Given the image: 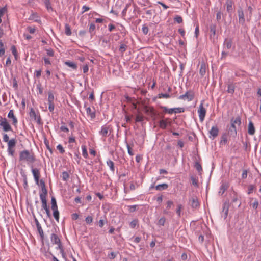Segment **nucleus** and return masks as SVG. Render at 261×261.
<instances>
[{
    "mask_svg": "<svg viewBox=\"0 0 261 261\" xmlns=\"http://www.w3.org/2000/svg\"><path fill=\"white\" fill-rule=\"evenodd\" d=\"M0 126L2 127L3 130L4 132H8L12 130V128L10 124L8 123L6 118H1L0 119Z\"/></svg>",
    "mask_w": 261,
    "mask_h": 261,
    "instance_id": "4",
    "label": "nucleus"
},
{
    "mask_svg": "<svg viewBox=\"0 0 261 261\" xmlns=\"http://www.w3.org/2000/svg\"><path fill=\"white\" fill-rule=\"evenodd\" d=\"M165 218L164 217H162L158 221V224L161 226H163L165 222Z\"/></svg>",
    "mask_w": 261,
    "mask_h": 261,
    "instance_id": "54",
    "label": "nucleus"
},
{
    "mask_svg": "<svg viewBox=\"0 0 261 261\" xmlns=\"http://www.w3.org/2000/svg\"><path fill=\"white\" fill-rule=\"evenodd\" d=\"M29 115H30V117H31L32 118H33L34 120H36L37 116H36L35 111L33 108H31L30 109Z\"/></svg>",
    "mask_w": 261,
    "mask_h": 261,
    "instance_id": "36",
    "label": "nucleus"
},
{
    "mask_svg": "<svg viewBox=\"0 0 261 261\" xmlns=\"http://www.w3.org/2000/svg\"><path fill=\"white\" fill-rule=\"evenodd\" d=\"M160 127L162 129H165L167 126V122L164 120H162L159 121Z\"/></svg>",
    "mask_w": 261,
    "mask_h": 261,
    "instance_id": "42",
    "label": "nucleus"
},
{
    "mask_svg": "<svg viewBox=\"0 0 261 261\" xmlns=\"http://www.w3.org/2000/svg\"><path fill=\"white\" fill-rule=\"evenodd\" d=\"M54 95L52 92L49 91L48 92V103H54Z\"/></svg>",
    "mask_w": 261,
    "mask_h": 261,
    "instance_id": "37",
    "label": "nucleus"
},
{
    "mask_svg": "<svg viewBox=\"0 0 261 261\" xmlns=\"http://www.w3.org/2000/svg\"><path fill=\"white\" fill-rule=\"evenodd\" d=\"M48 109L50 112H52L54 110V103H48Z\"/></svg>",
    "mask_w": 261,
    "mask_h": 261,
    "instance_id": "62",
    "label": "nucleus"
},
{
    "mask_svg": "<svg viewBox=\"0 0 261 261\" xmlns=\"http://www.w3.org/2000/svg\"><path fill=\"white\" fill-rule=\"evenodd\" d=\"M233 40L232 38H226L224 42V46L227 49H230L232 46Z\"/></svg>",
    "mask_w": 261,
    "mask_h": 261,
    "instance_id": "17",
    "label": "nucleus"
},
{
    "mask_svg": "<svg viewBox=\"0 0 261 261\" xmlns=\"http://www.w3.org/2000/svg\"><path fill=\"white\" fill-rule=\"evenodd\" d=\"M248 133L250 135H253L255 133V127L253 122L251 121L249 122L248 126Z\"/></svg>",
    "mask_w": 261,
    "mask_h": 261,
    "instance_id": "19",
    "label": "nucleus"
},
{
    "mask_svg": "<svg viewBox=\"0 0 261 261\" xmlns=\"http://www.w3.org/2000/svg\"><path fill=\"white\" fill-rule=\"evenodd\" d=\"M143 120V117L142 116L137 115L136 117V122H142Z\"/></svg>",
    "mask_w": 261,
    "mask_h": 261,
    "instance_id": "53",
    "label": "nucleus"
},
{
    "mask_svg": "<svg viewBox=\"0 0 261 261\" xmlns=\"http://www.w3.org/2000/svg\"><path fill=\"white\" fill-rule=\"evenodd\" d=\"M206 73V65L204 61H202L200 64L199 73L201 76H203Z\"/></svg>",
    "mask_w": 261,
    "mask_h": 261,
    "instance_id": "21",
    "label": "nucleus"
},
{
    "mask_svg": "<svg viewBox=\"0 0 261 261\" xmlns=\"http://www.w3.org/2000/svg\"><path fill=\"white\" fill-rule=\"evenodd\" d=\"M146 112H149L151 117H154L157 115V112L154 110L153 108L150 107L146 110Z\"/></svg>",
    "mask_w": 261,
    "mask_h": 261,
    "instance_id": "33",
    "label": "nucleus"
},
{
    "mask_svg": "<svg viewBox=\"0 0 261 261\" xmlns=\"http://www.w3.org/2000/svg\"><path fill=\"white\" fill-rule=\"evenodd\" d=\"M6 11L7 8L6 7H4L3 8H0V24L2 21L1 17L3 16V15Z\"/></svg>",
    "mask_w": 261,
    "mask_h": 261,
    "instance_id": "46",
    "label": "nucleus"
},
{
    "mask_svg": "<svg viewBox=\"0 0 261 261\" xmlns=\"http://www.w3.org/2000/svg\"><path fill=\"white\" fill-rule=\"evenodd\" d=\"M39 196H40V198L41 200L42 208L43 209H44V210L47 209V208L49 207V206H48L47 203V200H46L47 195H40Z\"/></svg>",
    "mask_w": 261,
    "mask_h": 261,
    "instance_id": "16",
    "label": "nucleus"
},
{
    "mask_svg": "<svg viewBox=\"0 0 261 261\" xmlns=\"http://www.w3.org/2000/svg\"><path fill=\"white\" fill-rule=\"evenodd\" d=\"M219 129L217 126H214L211 129L209 130L210 135L214 138L218 135Z\"/></svg>",
    "mask_w": 261,
    "mask_h": 261,
    "instance_id": "18",
    "label": "nucleus"
},
{
    "mask_svg": "<svg viewBox=\"0 0 261 261\" xmlns=\"http://www.w3.org/2000/svg\"><path fill=\"white\" fill-rule=\"evenodd\" d=\"M44 144H45L46 146V148H47V149L51 152L52 153V149L49 146V142L45 138L44 139Z\"/></svg>",
    "mask_w": 261,
    "mask_h": 261,
    "instance_id": "51",
    "label": "nucleus"
},
{
    "mask_svg": "<svg viewBox=\"0 0 261 261\" xmlns=\"http://www.w3.org/2000/svg\"><path fill=\"white\" fill-rule=\"evenodd\" d=\"M8 117L9 118H12V119L13 125H16V124L17 123L18 121H17V118H16V117L14 115V111H13V110H10V111H9V112L8 113Z\"/></svg>",
    "mask_w": 261,
    "mask_h": 261,
    "instance_id": "20",
    "label": "nucleus"
},
{
    "mask_svg": "<svg viewBox=\"0 0 261 261\" xmlns=\"http://www.w3.org/2000/svg\"><path fill=\"white\" fill-rule=\"evenodd\" d=\"M65 64L73 69H76L77 68V65L75 63L72 62L66 61L65 62Z\"/></svg>",
    "mask_w": 261,
    "mask_h": 261,
    "instance_id": "30",
    "label": "nucleus"
},
{
    "mask_svg": "<svg viewBox=\"0 0 261 261\" xmlns=\"http://www.w3.org/2000/svg\"><path fill=\"white\" fill-rule=\"evenodd\" d=\"M23 178V187L25 189H27L28 188V181H27V175L24 174L22 175Z\"/></svg>",
    "mask_w": 261,
    "mask_h": 261,
    "instance_id": "45",
    "label": "nucleus"
},
{
    "mask_svg": "<svg viewBox=\"0 0 261 261\" xmlns=\"http://www.w3.org/2000/svg\"><path fill=\"white\" fill-rule=\"evenodd\" d=\"M32 172L33 173L35 181L37 185H39L40 172L37 168H32Z\"/></svg>",
    "mask_w": 261,
    "mask_h": 261,
    "instance_id": "11",
    "label": "nucleus"
},
{
    "mask_svg": "<svg viewBox=\"0 0 261 261\" xmlns=\"http://www.w3.org/2000/svg\"><path fill=\"white\" fill-rule=\"evenodd\" d=\"M44 3L47 10L51 9V10H53V8L51 6V3L49 0H44Z\"/></svg>",
    "mask_w": 261,
    "mask_h": 261,
    "instance_id": "47",
    "label": "nucleus"
},
{
    "mask_svg": "<svg viewBox=\"0 0 261 261\" xmlns=\"http://www.w3.org/2000/svg\"><path fill=\"white\" fill-rule=\"evenodd\" d=\"M33 215V217L34 218V221H35V224H36V227L37 228V230L40 234L41 239L43 240L44 239V233H43V229H42V227H41L38 220H37V219L36 218V217L35 216V215L34 214Z\"/></svg>",
    "mask_w": 261,
    "mask_h": 261,
    "instance_id": "9",
    "label": "nucleus"
},
{
    "mask_svg": "<svg viewBox=\"0 0 261 261\" xmlns=\"http://www.w3.org/2000/svg\"><path fill=\"white\" fill-rule=\"evenodd\" d=\"M53 216L55 220L59 222V212L58 210H53Z\"/></svg>",
    "mask_w": 261,
    "mask_h": 261,
    "instance_id": "39",
    "label": "nucleus"
},
{
    "mask_svg": "<svg viewBox=\"0 0 261 261\" xmlns=\"http://www.w3.org/2000/svg\"><path fill=\"white\" fill-rule=\"evenodd\" d=\"M142 31H143V33L145 35H146L148 33V27L147 26L146 24H145L143 25Z\"/></svg>",
    "mask_w": 261,
    "mask_h": 261,
    "instance_id": "52",
    "label": "nucleus"
},
{
    "mask_svg": "<svg viewBox=\"0 0 261 261\" xmlns=\"http://www.w3.org/2000/svg\"><path fill=\"white\" fill-rule=\"evenodd\" d=\"M194 96V92L192 91H187L184 94L180 95V99L188 101L193 99Z\"/></svg>",
    "mask_w": 261,
    "mask_h": 261,
    "instance_id": "6",
    "label": "nucleus"
},
{
    "mask_svg": "<svg viewBox=\"0 0 261 261\" xmlns=\"http://www.w3.org/2000/svg\"><path fill=\"white\" fill-rule=\"evenodd\" d=\"M252 8L251 6H249L248 7V9H247V11L246 12V15L247 16L248 15H249V18L251 17V15H252Z\"/></svg>",
    "mask_w": 261,
    "mask_h": 261,
    "instance_id": "57",
    "label": "nucleus"
},
{
    "mask_svg": "<svg viewBox=\"0 0 261 261\" xmlns=\"http://www.w3.org/2000/svg\"><path fill=\"white\" fill-rule=\"evenodd\" d=\"M229 207V203L228 201H225L223 204V208L222 211V217L225 219L227 216L228 213V210Z\"/></svg>",
    "mask_w": 261,
    "mask_h": 261,
    "instance_id": "8",
    "label": "nucleus"
},
{
    "mask_svg": "<svg viewBox=\"0 0 261 261\" xmlns=\"http://www.w3.org/2000/svg\"><path fill=\"white\" fill-rule=\"evenodd\" d=\"M51 208L52 210H58L56 199L55 197L52 196L51 198Z\"/></svg>",
    "mask_w": 261,
    "mask_h": 261,
    "instance_id": "25",
    "label": "nucleus"
},
{
    "mask_svg": "<svg viewBox=\"0 0 261 261\" xmlns=\"http://www.w3.org/2000/svg\"><path fill=\"white\" fill-rule=\"evenodd\" d=\"M108 256L109 258H110L111 259H114L115 258L116 254H115V253L114 252H112L110 254H109Z\"/></svg>",
    "mask_w": 261,
    "mask_h": 261,
    "instance_id": "64",
    "label": "nucleus"
},
{
    "mask_svg": "<svg viewBox=\"0 0 261 261\" xmlns=\"http://www.w3.org/2000/svg\"><path fill=\"white\" fill-rule=\"evenodd\" d=\"M190 179L192 182V185L194 187L198 188L199 187L198 180L196 176H194L191 175L190 176Z\"/></svg>",
    "mask_w": 261,
    "mask_h": 261,
    "instance_id": "24",
    "label": "nucleus"
},
{
    "mask_svg": "<svg viewBox=\"0 0 261 261\" xmlns=\"http://www.w3.org/2000/svg\"><path fill=\"white\" fill-rule=\"evenodd\" d=\"M37 17L36 14L32 13L29 18V20H34L35 21L37 22L38 20L35 19Z\"/></svg>",
    "mask_w": 261,
    "mask_h": 261,
    "instance_id": "58",
    "label": "nucleus"
},
{
    "mask_svg": "<svg viewBox=\"0 0 261 261\" xmlns=\"http://www.w3.org/2000/svg\"><path fill=\"white\" fill-rule=\"evenodd\" d=\"M258 205V202L257 200H255L252 203V207L254 209H256Z\"/></svg>",
    "mask_w": 261,
    "mask_h": 261,
    "instance_id": "63",
    "label": "nucleus"
},
{
    "mask_svg": "<svg viewBox=\"0 0 261 261\" xmlns=\"http://www.w3.org/2000/svg\"><path fill=\"white\" fill-rule=\"evenodd\" d=\"M111 128L110 125H105L101 127V130L99 131V134L102 137H106L108 136V131Z\"/></svg>",
    "mask_w": 261,
    "mask_h": 261,
    "instance_id": "13",
    "label": "nucleus"
},
{
    "mask_svg": "<svg viewBox=\"0 0 261 261\" xmlns=\"http://www.w3.org/2000/svg\"><path fill=\"white\" fill-rule=\"evenodd\" d=\"M158 97L159 98H168L170 97V95L169 94L167 93H160V94H158Z\"/></svg>",
    "mask_w": 261,
    "mask_h": 261,
    "instance_id": "48",
    "label": "nucleus"
},
{
    "mask_svg": "<svg viewBox=\"0 0 261 261\" xmlns=\"http://www.w3.org/2000/svg\"><path fill=\"white\" fill-rule=\"evenodd\" d=\"M16 141L15 139H11L8 142V152L12 156H14V150L13 148L15 146Z\"/></svg>",
    "mask_w": 261,
    "mask_h": 261,
    "instance_id": "3",
    "label": "nucleus"
},
{
    "mask_svg": "<svg viewBox=\"0 0 261 261\" xmlns=\"http://www.w3.org/2000/svg\"><path fill=\"white\" fill-rule=\"evenodd\" d=\"M234 89H235V86L234 84L230 83L228 85V88L227 90V92L228 93H230V94H233V93L234 92Z\"/></svg>",
    "mask_w": 261,
    "mask_h": 261,
    "instance_id": "28",
    "label": "nucleus"
},
{
    "mask_svg": "<svg viewBox=\"0 0 261 261\" xmlns=\"http://www.w3.org/2000/svg\"><path fill=\"white\" fill-rule=\"evenodd\" d=\"M126 146H127V148L128 153L130 155H134V153L132 151V148H131L130 146H129V145L127 143Z\"/></svg>",
    "mask_w": 261,
    "mask_h": 261,
    "instance_id": "60",
    "label": "nucleus"
},
{
    "mask_svg": "<svg viewBox=\"0 0 261 261\" xmlns=\"http://www.w3.org/2000/svg\"><path fill=\"white\" fill-rule=\"evenodd\" d=\"M233 4V2L231 0H227L226 2V5L227 6V11L229 13H231L232 12V5Z\"/></svg>",
    "mask_w": 261,
    "mask_h": 261,
    "instance_id": "22",
    "label": "nucleus"
},
{
    "mask_svg": "<svg viewBox=\"0 0 261 261\" xmlns=\"http://www.w3.org/2000/svg\"><path fill=\"white\" fill-rule=\"evenodd\" d=\"M227 189V186L224 184H223L220 188V190L219 192V194L222 195Z\"/></svg>",
    "mask_w": 261,
    "mask_h": 261,
    "instance_id": "40",
    "label": "nucleus"
},
{
    "mask_svg": "<svg viewBox=\"0 0 261 261\" xmlns=\"http://www.w3.org/2000/svg\"><path fill=\"white\" fill-rule=\"evenodd\" d=\"M50 238L51 241L53 244H56L61 242L60 239L56 234L52 233Z\"/></svg>",
    "mask_w": 261,
    "mask_h": 261,
    "instance_id": "23",
    "label": "nucleus"
},
{
    "mask_svg": "<svg viewBox=\"0 0 261 261\" xmlns=\"http://www.w3.org/2000/svg\"><path fill=\"white\" fill-rule=\"evenodd\" d=\"M61 176L63 181H66L69 178V174L67 171H64L62 172Z\"/></svg>",
    "mask_w": 261,
    "mask_h": 261,
    "instance_id": "35",
    "label": "nucleus"
},
{
    "mask_svg": "<svg viewBox=\"0 0 261 261\" xmlns=\"http://www.w3.org/2000/svg\"><path fill=\"white\" fill-rule=\"evenodd\" d=\"M198 113L199 115V119L201 122H202L204 119L206 114V110L203 107V102H202L199 105L198 110Z\"/></svg>",
    "mask_w": 261,
    "mask_h": 261,
    "instance_id": "5",
    "label": "nucleus"
},
{
    "mask_svg": "<svg viewBox=\"0 0 261 261\" xmlns=\"http://www.w3.org/2000/svg\"><path fill=\"white\" fill-rule=\"evenodd\" d=\"M210 32L211 33L210 36L211 37H212V36H215V35H216V25L214 24H211L210 26Z\"/></svg>",
    "mask_w": 261,
    "mask_h": 261,
    "instance_id": "27",
    "label": "nucleus"
},
{
    "mask_svg": "<svg viewBox=\"0 0 261 261\" xmlns=\"http://www.w3.org/2000/svg\"><path fill=\"white\" fill-rule=\"evenodd\" d=\"M46 53L50 57H53L54 55V51L51 49H46Z\"/></svg>",
    "mask_w": 261,
    "mask_h": 261,
    "instance_id": "61",
    "label": "nucleus"
},
{
    "mask_svg": "<svg viewBox=\"0 0 261 261\" xmlns=\"http://www.w3.org/2000/svg\"><path fill=\"white\" fill-rule=\"evenodd\" d=\"M161 108L163 110L165 113L169 114L179 113V108L168 109L166 107H161Z\"/></svg>",
    "mask_w": 261,
    "mask_h": 261,
    "instance_id": "12",
    "label": "nucleus"
},
{
    "mask_svg": "<svg viewBox=\"0 0 261 261\" xmlns=\"http://www.w3.org/2000/svg\"><path fill=\"white\" fill-rule=\"evenodd\" d=\"M107 164L109 166L110 170L114 172L115 171L114 162L111 160H109L107 161Z\"/></svg>",
    "mask_w": 261,
    "mask_h": 261,
    "instance_id": "34",
    "label": "nucleus"
},
{
    "mask_svg": "<svg viewBox=\"0 0 261 261\" xmlns=\"http://www.w3.org/2000/svg\"><path fill=\"white\" fill-rule=\"evenodd\" d=\"M194 167L199 173L202 170L201 164L198 162H195Z\"/></svg>",
    "mask_w": 261,
    "mask_h": 261,
    "instance_id": "43",
    "label": "nucleus"
},
{
    "mask_svg": "<svg viewBox=\"0 0 261 261\" xmlns=\"http://www.w3.org/2000/svg\"><path fill=\"white\" fill-rule=\"evenodd\" d=\"M19 160L33 163L36 161V158L34 153H31L28 150H24L20 152Z\"/></svg>",
    "mask_w": 261,
    "mask_h": 261,
    "instance_id": "2",
    "label": "nucleus"
},
{
    "mask_svg": "<svg viewBox=\"0 0 261 261\" xmlns=\"http://www.w3.org/2000/svg\"><path fill=\"white\" fill-rule=\"evenodd\" d=\"M130 4H126V5L125 6V7L124 8V9L122 11V16H125V15H126V11L127 10V9L128 8V7L130 6Z\"/></svg>",
    "mask_w": 261,
    "mask_h": 261,
    "instance_id": "55",
    "label": "nucleus"
},
{
    "mask_svg": "<svg viewBox=\"0 0 261 261\" xmlns=\"http://www.w3.org/2000/svg\"><path fill=\"white\" fill-rule=\"evenodd\" d=\"M11 50L12 51V53L13 55L14 56L15 59H17V49H16V48L15 46V45H12L11 46Z\"/></svg>",
    "mask_w": 261,
    "mask_h": 261,
    "instance_id": "49",
    "label": "nucleus"
},
{
    "mask_svg": "<svg viewBox=\"0 0 261 261\" xmlns=\"http://www.w3.org/2000/svg\"><path fill=\"white\" fill-rule=\"evenodd\" d=\"M65 33L67 36H70L72 33L70 27L67 23L65 24Z\"/></svg>",
    "mask_w": 261,
    "mask_h": 261,
    "instance_id": "29",
    "label": "nucleus"
},
{
    "mask_svg": "<svg viewBox=\"0 0 261 261\" xmlns=\"http://www.w3.org/2000/svg\"><path fill=\"white\" fill-rule=\"evenodd\" d=\"M138 222V221L137 219H134L133 221H132L130 223V227L132 228H134L136 226Z\"/></svg>",
    "mask_w": 261,
    "mask_h": 261,
    "instance_id": "50",
    "label": "nucleus"
},
{
    "mask_svg": "<svg viewBox=\"0 0 261 261\" xmlns=\"http://www.w3.org/2000/svg\"><path fill=\"white\" fill-rule=\"evenodd\" d=\"M86 109L87 114L90 115L92 119H93L95 117V112L94 111L92 112L91 109L90 107H88Z\"/></svg>",
    "mask_w": 261,
    "mask_h": 261,
    "instance_id": "32",
    "label": "nucleus"
},
{
    "mask_svg": "<svg viewBox=\"0 0 261 261\" xmlns=\"http://www.w3.org/2000/svg\"><path fill=\"white\" fill-rule=\"evenodd\" d=\"M127 46L125 44H121L119 49V51L121 54H123L126 50Z\"/></svg>",
    "mask_w": 261,
    "mask_h": 261,
    "instance_id": "38",
    "label": "nucleus"
},
{
    "mask_svg": "<svg viewBox=\"0 0 261 261\" xmlns=\"http://www.w3.org/2000/svg\"><path fill=\"white\" fill-rule=\"evenodd\" d=\"M230 126L228 128V134L230 136L235 137L237 134V125L239 126L241 124V119L239 116L236 118H232L230 119Z\"/></svg>",
    "mask_w": 261,
    "mask_h": 261,
    "instance_id": "1",
    "label": "nucleus"
},
{
    "mask_svg": "<svg viewBox=\"0 0 261 261\" xmlns=\"http://www.w3.org/2000/svg\"><path fill=\"white\" fill-rule=\"evenodd\" d=\"M39 182H40V185L41 186V190L42 191V192L40 193L39 195H47V190L46 188L45 182L42 179H41L39 181Z\"/></svg>",
    "mask_w": 261,
    "mask_h": 261,
    "instance_id": "15",
    "label": "nucleus"
},
{
    "mask_svg": "<svg viewBox=\"0 0 261 261\" xmlns=\"http://www.w3.org/2000/svg\"><path fill=\"white\" fill-rule=\"evenodd\" d=\"M231 203L233 207H239L241 204V202L239 199V196L235 192H233L232 196Z\"/></svg>",
    "mask_w": 261,
    "mask_h": 261,
    "instance_id": "7",
    "label": "nucleus"
},
{
    "mask_svg": "<svg viewBox=\"0 0 261 261\" xmlns=\"http://www.w3.org/2000/svg\"><path fill=\"white\" fill-rule=\"evenodd\" d=\"M95 25L93 23H91L90 25L89 32L91 34V36H93L95 34Z\"/></svg>",
    "mask_w": 261,
    "mask_h": 261,
    "instance_id": "31",
    "label": "nucleus"
},
{
    "mask_svg": "<svg viewBox=\"0 0 261 261\" xmlns=\"http://www.w3.org/2000/svg\"><path fill=\"white\" fill-rule=\"evenodd\" d=\"M189 202L193 208H196L199 205L198 198L196 196L193 195L190 199Z\"/></svg>",
    "mask_w": 261,
    "mask_h": 261,
    "instance_id": "10",
    "label": "nucleus"
},
{
    "mask_svg": "<svg viewBox=\"0 0 261 261\" xmlns=\"http://www.w3.org/2000/svg\"><path fill=\"white\" fill-rule=\"evenodd\" d=\"M227 142V135L226 134H223L221 136V140L220 141L221 144H226Z\"/></svg>",
    "mask_w": 261,
    "mask_h": 261,
    "instance_id": "44",
    "label": "nucleus"
},
{
    "mask_svg": "<svg viewBox=\"0 0 261 261\" xmlns=\"http://www.w3.org/2000/svg\"><path fill=\"white\" fill-rule=\"evenodd\" d=\"M82 154H83V156L85 158H87V157L88 156V153H87V148H86V146L82 145Z\"/></svg>",
    "mask_w": 261,
    "mask_h": 261,
    "instance_id": "41",
    "label": "nucleus"
},
{
    "mask_svg": "<svg viewBox=\"0 0 261 261\" xmlns=\"http://www.w3.org/2000/svg\"><path fill=\"white\" fill-rule=\"evenodd\" d=\"M57 149H58L59 150L60 152L61 153H63L65 152V150H64L63 146L61 144H59L57 146Z\"/></svg>",
    "mask_w": 261,
    "mask_h": 261,
    "instance_id": "59",
    "label": "nucleus"
},
{
    "mask_svg": "<svg viewBox=\"0 0 261 261\" xmlns=\"http://www.w3.org/2000/svg\"><path fill=\"white\" fill-rule=\"evenodd\" d=\"M239 22L243 24L245 22L244 14L243 9L239 8L238 10Z\"/></svg>",
    "mask_w": 261,
    "mask_h": 261,
    "instance_id": "14",
    "label": "nucleus"
},
{
    "mask_svg": "<svg viewBox=\"0 0 261 261\" xmlns=\"http://www.w3.org/2000/svg\"><path fill=\"white\" fill-rule=\"evenodd\" d=\"M168 187V185L167 184L164 183L156 186L155 189L158 191H162L167 189Z\"/></svg>",
    "mask_w": 261,
    "mask_h": 261,
    "instance_id": "26",
    "label": "nucleus"
},
{
    "mask_svg": "<svg viewBox=\"0 0 261 261\" xmlns=\"http://www.w3.org/2000/svg\"><path fill=\"white\" fill-rule=\"evenodd\" d=\"M93 218L92 216H88L85 219V221L87 224H90L92 222Z\"/></svg>",
    "mask_w": 261,
    "mask_h": 261,
    "instance_id": "56",
    "label": "nucleus"
}]
</instances>
